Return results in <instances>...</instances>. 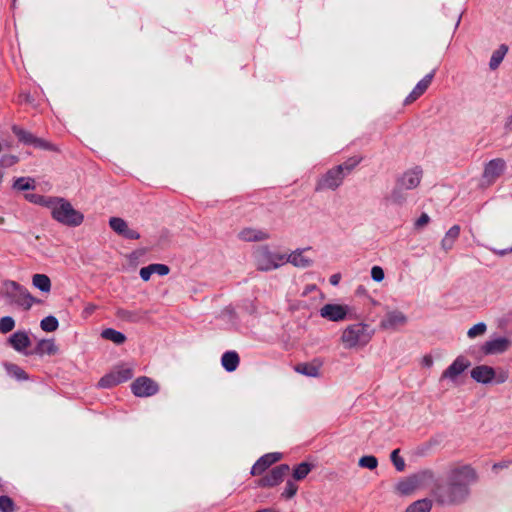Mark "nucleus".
<instances>
[{"label":"nucleus","mask_w":512,"mask_h":512,"mask_svg":"<svg viewBox=\"0 0 512 512\" xmlns=\"http://www.w3.org/2000/svg\"><path fill=\"white\" fill-rule=\"evenodd\" d=\"M477 481L476 471L469 465L452 468L446 484H438L433 496L440 505H459L470 495V485Z\"/></svg>","instance_id":"nucleus-1"},{"label":"nucleus","mask_w":512,"mask_h":512,"mask_svg":"<svg viewBox=\"0 0 512 512\" xmlns=\"http://www.w3.org/2000/svg\"><path fill=\"white\" fill-rule=\"evenodd\" d=\"M48 209L51 211L52 218L65 226L77 227L84 221V215L62 197H52L51 206Z\"/></svg>","instance_id":"nucleus-2"},{"label":"nucleus","mask_w":512,"mask_h":512,"mask_svg":"<svg viewBox=\"0 0 512 512\" xmlns=\"http://www.w3.org/2000/svg\"><path fill=\"white\" fill-rule=\"evenodd\" d=\"M374 335V329L366 323L359 322L348 325L341 334V342L346 349L366 346Z\"/></svg>","instance_id":"nucleus-3"},{"label":"nucleus","mask_w":512,"mask_h":512,"mask_svg":"<svg viewBox=\"0 0 512 512\" xmlns=\"http://www.w3.org/2000/svg\"><path fill=\"white\" fill-rule=\"evenodd\" d=\"M2 295L9 305L17 306L25 311H28L34 303L40 302L24 286L12 280L3 282Z\"/></svg>","instance_id":"nucleus-4"},{"label":"nucleus","mask_w":512,"mask_h":512,"mask_svg":"<svg viewBox=\"0 0 512 512\" xmlns=\"http://www.w3.org/2000/svg\"><path fill=\"white\" fill-rule=\"evenodd\" d=\"M253 259L257 270L268 272L284 265V254L270 250L268 245L258 246L253 252Z\"/></svg>","instance_id":"nucleus-5"},{"label":"nucleus","mask_w":512,"mask_h":512,"mask_svg":"<svg viewBox=\"0 0 512 512\" xmlns=\"http://www.w3.org/2000/svg\"><path fill=\"white\" fill-rule=\"evenodd\" d=\"M134 375L133 368L128 364H120L104 375L98 382L100 388H111L130 380Z\"/></svg>","instance_id":"nucleus-6"},{"label":"nucleus","mask_w":512,"mask_h":512,"mask_svg":"<svg viewBox=\"0 0 512 512\" xmlns=\"http://www.w3.org/2000/svg\"><path fill=\"white\" fill-rule=\"evenodd\" d=\"M433 479L434 473L431 470H424L419 474L401 480L396 486V491L400 495L407 496L412 494L414 490L418 488L421 482Z\"/></svg>","instance_id":"nucleus-7"},{"label":"nucleus","mask_w":512,"mask_h":512,"mask_svg":"<svg viewBox=\"0 0 512 512\" xmlns=\"http://www.w3.org/2000/svg\"><path fill=\"white\" fill-rule=\"evenodd\" d=\"M345 178V173H342L336 167L329 169L323 174L316 182L315 191L323 190H336L339 188Z\"/></svg>","instance_id":"nucleus-8"},{"label":"nucleus","mask_w":512,"mask_h":512,"mask_svg":"<svg viewBox=\"0 0 512 512\" xmlns=\"http://www.w3.org/2000/svg\"><path fill=\"white\" fill-rule=\"evenodd\" d=\"M12 132L15 134V136L18 138V140L25 145H30V146H33L35 148H39L42 150H49V151L55 150V146L52 143L35 136L31 132H29L17 125L12 126Z\"/></svg>","instance_id":"nucleus-9"},{"label":"nucleus","mask_w":512,"mask_h":512,"mask_svg":"<svg viewBox=\"0 0 512 512\" xmlns=\"http://www.w3.org/2000/svg\"><path fill=\"white\" fill-rule=\"evenodd\" d=\"M351 308L348 305L328 303L321 307L319 313L322 318L332 322H340L348 318Z\"/></svg>","instance_id":"nucleus-10"},{"label":"nucleus","mask_w":512,"mask_h":512,"mask_svg":"<svg viewBox=\"0 0 512 512\" xmlns=\"http://www.w3.org/2000/svg\"><path fill=\"white\" fill-rule=\"evenodd\" d=\"M131 390L137 397H149L158 392L159 386L151 378L141 376L132 382Z\"/></svg>","instance_id":"nucleus-11"},{"label":"nucleus","mask_w":512,"mask_h":512,"mask_svg":"<svg viewBox=\"0 0 512 512\" xmlns=\"http://www.w3.org/2000/svg\"><path fill=\"white\" fill-rule=\"evenodd\" d=\"M289 471L290 467L288 464H280L260 478L257 485L259 487H274L283 481Z\"/></svg>","instance_id":"nucleus-12"},{"label":"nucleus","mask_w":512,"mask_h":512,"mask_svg":"<svg viewBox=\"0 0 512 512\" xmlns=\"http://www.w3.org/2000/svg\"><path fill=\"white\" fill-rule=\"evenodd\" d=\"M471 365V362L464 356H458L441 375V380L448 379L456 383L457 378Z\"/></svg>","instance_id":"nucleus-13"},{"label":"nucleus","mask_w":512,"mask_h":512,"mask_svg":"<svg viewBox=\"0 0 512 512\" xmlns=\"http://www.w3.org/2000/svg\"><path fill=\"white\" fill-rule=\"evenodd\" d=\"M506 167V163L501 158H496L490 160L484 168L483 172V180L487 184L493 183L498 177H500Z\"/></svg>","instance_id":"nucleus-14"},{"label":"nucleus","mask_w":512,"mask_h":512,"mask_svg":"<svg viewBox=\"0 0 512 512\" xmlns=\"http://www.w3.org/2000/svg\"><path fill=\"white\" fill-rule=\"evenodd\" d=\"M436 68L433 69L430 73L425 75L413 88V90L410 92V94L405 98L404 104L409 105L413 103L415 100H417L421 95H423L426 90L429 88L430 84L432 83V80L435 76Z\"/></svg>","instance_id":"nucleus-15"},{"label":"nucleus","mask_w":512,"mask_h":512,"mask_svg":"<svg viewBox=\"0 0 512 512\" xmlns=\"http://www.w3.org/2000/svg\"><path fill=\"white\" fill-rule=\"evenodd\" d=\"M422 170L419 167L404 172L396 181L400 187L411 190L415 189L421 181Z\"/></svg>","instance_id":"nucleus-16"},{"label":"nucleus","mask_w":512,"mask_h":512,"mask_svg":"<svg viewBox=\"0 0 512 512\" xmlns=\"http://www.w3.org/2000/svg\"><path fill=\"white\" fill-rule=\"evenodd\" d=\"M511 341L506 337H497L486 341L482 346V352L485 355L501 354L508 350Z\"/></svg>","instance_id":"nucleus-17"},{"label":"nucleus","mask_w":512,"mask_h":512,"mask_svg":"<svg viewBox=\"0 0 512 512\" xmlns=\"http://www.w3.org/2000/svg\"><path fill=\"white\" fill-rule=\"evenodd\" d=\"M407 323V317L404 313L398 310L388 311L384 318L381 320V327L383 329H396Z\"/></svg>","instance_id":"nucleus-18"},{"label":"nucleus","mask_w":512,"mask_h":512,"mask_svg":"<svg viewBox=\"0 0 512 512\" xmlns=\"http://www.w3.org/2000/svg\"><path fill=\"white\" fill-rule=\"evenodd\" d=\"M282 458V454L278 452L267 453L261 456L251 468L252 475L262 474L269 466L276 463Z\"/></svg>","instance_id":"nucleus-19"},{"label":"nucleus","mask_w":512,"mask_h":512,"mask_svg":"<svg viewBox=\"0 0 512 512\" xmlns=\"http://www.w3.org/2000/svg\"><path fill=\"white\" fill-rule=\"evenodd\" d=\"M471 378L478 383L489 384L496 377L494 368L487 365H479L471 370Z\"/></svg>","instance_id":"nucleus-20"},{"label":"nucleus","mask_w":512,"mask_h":512,"mask_svg":"<svg viewBox=\"0 0 512 512\" xmlns=\"http://www.w3.org/2000/svg\"><path fill=\"white\" fill-rule=\"evenodd\" d=\"M238 238L245 242H259L269 239L270 235L264 230L247 227L238 233Z\"/></svg>","instance_id":"nucleus-21"},{"label":"nucleus","mask_w":512,"mask_h":512,"mask_svg":"<svg viewBox=\"0 0 512 512\" xmlns=\"http://www.w3.org/2000/svg\"><path fill=\"white\" fill-rule=\"evenodd\" d=\"M8 343L17 352H24L31 345V340L26 331H16L8 338Z\"/></svg>","instance_id":"nucleus-22"},{"label":"nucleus","mask_w":512,"mask_h":512,"mask_svg":"<svg viewBox=\"0 0 512 512\" xmlns=\"http://www.w3.org/2000/svg\"><path fill=\"white\" fill-rule=\"evenodd\" d=\"M304 249H297L293 251L291 254H284V264L291 263L295 267L298 268H307L310 267L313 261L303 255Z\"/></svg>","instance_id":"nucleus-23"},{"label":"nucleus","mask_w":512,"mask_h":512,"mask_svg":"<svg viewBox=\"0 0 512 512\" xmlns=\"http://www.w3.org/2000/svg\"><path fill=\"white\" fill-rule=\"evenodd\" d=\"M240 358L237 352L227 351L222 355L221 364L227 372H233L239 366Z\"/></svg>","instance_id":"nucleus-24"},{"label":"nucleus","mask_w":512,"mask_h":512,"mask_svg":"<svg viewBox=\"0 0 512 512\" xmlns=\"http://www.w3.org/2000/svg\"><path fill=\"white\" fill-rule=\"evenodd\" d=\"M460 235V226L453 225L445 234L441 240V247L446 252L453 248V245Z\"/></svg>","instance_id":"nucleus-25"},{"label":"nucleus","mask_w":512,"mask_h":512,"mask_svg":"<svg viewBox=\"0 0 512 512\" xmlns=\"http://www.w3.org/2000/svg\"><path fill=\"white\" fill-rule=\"evenodd\" d=\"M117 316L122 320L128 321L130 323H138L146 318L147 312L141 310L130 311L125 309H119L117 311Z\"/></svg>","instance_id":"nucleus-26"},{"label":"nucleus","mask_w":512,"mask_h":512,"mask_svg":"<svg viewBox=\"0 0 512 512\" xmlns=\"http://www.w3.org/2000/svg\"><path fill=\"white\" fill-rule=\"evenodd\" d=\"M58 351V348L52 339H43L37 343L35 348V354L43 356V355H55Z\"/></svg>","instance_id":"nucleus-27"},{"label":"nucleus","mask_w":512,"mask_h":512,"mask_svg":"<svg viewBox=\"0 0 512 512\" xmlns=\"http://www.w3.org/2000/svg\"><path fill=\"white\" fill-rule=\"evenodd\" d=\"M507 52H508V46L505 44H501L498 47V49L493 51L490 61H489V67L491 70H495L499 67V65L503 61Z\"/></svg>","instance_id":"nucleus-28"},{"label":"nucleus","mask_w":512,"mask_h":512,"mask_svg":"<svg viewBox=\"0 0 512 512\" xmlns=\"http://www.w3.org/2000/svg\"><path fill=\"white\" fill-rule=\"evenodd\" d=\"M32 284L41 292L48 293L51 290V280L45 274H34L32 277Z\"/></svg>","instance_id":"nucleus-29"},{"label":"nucleus","mask_w":512,"mask_h":512,"mask_svg":"<svg viewBox=\"0 0 512 512\" xmlns=\"http://www.w3.org/2000/svg\"><path fill=\"white\" fill-rule=\"evenodd\" d=\"M4 368L9 376L15 378L18 381L28 380V374L18 365L13 363H5Z\"/></svg>","instance_id":"nucleus-30"},{"label":"nucleus","mask_w":512,"mask_h":512,"mask_svg":"<svg viewBox=\"0 0 512 512\" xmlns=\"http://www.w3.org/2000/svg\"><path fill=\"white\" fill-rule=\"evenodd\" d=\"M101 336L102 338L112 341L117 345L123 344L126 340V336L122 332L117 331L113 328L104 329L101 332Z\"/></svg>","instance_id":"nucleus-31"},{"label":"nucleus","mask_w":512,"mask_h":512,"mask_svg":"<svg viewBox=\"0 0 512 512\" xmlns=\"http://www.w3.org/2000/svg\"><path fill=\"white\" fill-rule=\"evenodd\" d=\"M432 508V501L430 499H421L410 504L405 512H430Z\"/></svg>","instance_id":"nucleus-32"},{"label":"nucleus","mask_w":512,"mask_h":512,"mask_svg":"<svg viewBox=\"0 0 512 512\" xmlns=\"http://www.w3.org/2000/svg\"><path fill=\"white\" fill-rule=\"evenodd\" d=\"M361 161H362V157L353 156V157H350L349 159H347L342 164H339V165H337L335 167L337 169H339L340 172L345 173V177H346L347 175H349L354 170V168L357 165L360 164Z\"/></svg>","instance_id":"nucleus-33"},{"label":"nucleus","mask_w":512,"mask_h":512,"mask_svg":"<svg viewBox=\"0 0 512 512\" xmlns=\"http://www.w3.org/2000/svg\"><path fill=\"white\" fill-rule=\"evenodd\" d=\"M406 191V189L400 187V185L396 183L395 187L393 188L389 196L390 201L397 205L404 204L407 199Z\"/></svg>","instance_id":"nucleus-34"},{"label":"nucleus","mask_w":512,"mask_h":512,"mask_svg":"<svg viewBox=\"0 0 512 512\" xmlns=\"http://www.w3.org/2000/svg\"><path fill=\"white\" fill-rule=\"evenodd\" d=\"M13 188L19 191L35 189V180L30 177H19L14 181Z\"/></svg>","instance_id":"nucleus-35"},{"label":"nucleus","mask_w":512,"mask_h":512,"mask_svg":"<svg viewBox=\"0 0 512 512\" xmlns=\"http://www.w3.org/2000/svg\"><path fill=\"white\" fill-rule=\"evenodd\" d=\"M25 199L33 204H37L48 208L49 206H51L52 196L47 197L39 194L28 193L25 195Z\"/></svg>","instance_id":"nucleus-36"},{"label":"nucleus","mask_w":512,"mask_h":512,"mask_svg":"<svg viewBox=\"0 0 512 512\" xmlns=\"http://www.w3.org/2000/svg\"><path fill=\"white\" fill-rule=\"evenodd\" d=\"M109 226L115 233L122 236L128 227V224L124 219L120 217H111L109 219Z\"/></svg>","instance_id":"nucleus-37"},{"label":"nucleus","mask_w":512,"mask_h":512,"mask_svg":"<svg viewBox=\"0 0 512 512\" xmlns=\"http://www.w3.org/2000/svg\"><path fill=\"white\" fill-rule=\"evenodd\" d=\"M311 469H312V465L310 463L302 462L294 468L293 478L298 481L302 480L309 474Z\"/></svg>","instance_id":"nucleus-38"},{"label":"nucleus","mask_w":512,"mask_h":512,"mask_svg":"<svg viewBox=\"0 0 512 512\" xmlns=\"http://www.w3.org/2000/svg\"><path fill=\"white\" fill-rule=\"evenodd\" d=\"M296 371L309 377L319 376V367L309 363L299 364L296 367Z\"/></svg>","instance_id":"nucleus-39"},{"label":"nucleus","mask_w":512,"mask_h":512,"mask_svg":"<svg viewBox=\"0 0 512 512\" xmlns=\"http://www.w3.org/2000/svg\"><path fill=\"white\" fill-rule=\"evenodd\" d=\"M59 322L56 317L49 315L40 322V327L45 332H54L58 329Z\"/></svg>","instance_id":"nucleus-40"},{"label":"nucleus","mask_w":512,"mask_h":512,"mask_svg":"<svg viewBox=\"0 0 512 512\" xmlns=\"http://www.w3.org/2000/svg\"><path fill=\"white\" fill-rule=\"evenodd\" d=\"M358 465L361 467V468H367L369 470H374L377 468L378 466V460L375 456L373 455H365V456H362L359 461H358Z\"/></svg>","instance_id":"nucleus-41"},{"label":"nucleus","mask_w":512,"mask_h":512,"mask_svg":"<svg viewBox=\"0 0 512 512\" xmlns=\"http://www.w3.org/2000/svg\"><path fill=\"white\" fill-rule=\"evenodd\" d=\"M399 453V449L393 450L390 455V460L393 463L395 469L399 472H402L405 470L406 464L405 460L399 455Z\"/></svg>","instance_id":"nucleus-42"},{"label":"nucleus","mask_w":512,"mask_h":512,"mask_svg":"<svg viewBox=\"0 0 512 512\" xmlns=\"http://www.w3.org/2000/svg\"><path fill=\"white\" fill-rule=\"evenodd\" d=\"M15 327V320L11 316H4L0 318V332L6 334L12 331Z\"/></svg>","instance_id":"nucleus-43"},{"label":"nucleus","mask_w":512,"mask_h":512,"mask_svg":"<svg viewBox=\"0 0 512 512\" xmlns=\"http://www.w3.org/2000/svg\"><path fill=\"white\" fill-rule=\"evenodd\" d=\"M14 502L6 495L0 496V511L1 512H14Z\"/></svg>","instance_id":"nucleus-44"},{"label":"nucleus","mask_w":512,"mask_h":512,"mask_svg":"<svg viewBox=\"0 0 512 512\" xmlns=\"http://www.w3.org/2000/svg\"><path fill=\"white\" fill-rule=\"evenodd\" d=\"M487 326L485 323L480 322L472 326L468 332L467 335L469 338H474L476 336L482 335L486 332Z\"/></svg>","instance_id":"nucleus-45"},{"label":"nucleus","mask_w":512,"mask_h":512,"mask_svg":"<svg viewBox=\"0 0 512 512\" xmlns=\"http://www.w3.org/2000/svg\"><path fill=\"white\" fill-rule=\"evenodd\" d=\"M297 490H298V486L293 481L288 480L286 482L285 489L282 493V497L290 499L295 496V494L297 493Z\"/></svg>","instance_id":"nucleus-46"},{"label":"nucleus","mask_w":512,"mask_h":512,"mask_svg":"<svg viewBox=\"0 0 512 512\" xmlns=\"http://www.w3.org/2000/svg\"><path fill=\"white\" fill-rule=\"evenodd\" d=\"M19 158L15 155H4L0 159V165L2 167H11L18 162Z\"/></svg>","instance_id":"nucleus-47"},{"label":"nucleus","mask_w":512,"mask_h":512,"mask_svg":"<svg viewBox=\"0 0 512 512\" xmlns=\"http://www.w3.org/2000/svg\"><path fill=\"white\" fill-rule=\"evenodd\" d=\"M384 271L380 266H373L371 269V277L376 282H381L384 279Z\"/></svg>","instance_id":"nucleus-48"},{"label":"nucleus","mask_w":512,"mask_h":512,"mask_svg":"<svg viewBox=\"0 0 512 512\" xmlns=\"http://www.w3.org/2000/svg\"><path fill=\"white\" fill-rule=\"evenodd\" d=\"M152 271L153 273H157L160 276H165L169 273L170 269L165 264H152Z\"/></svg>","instance_id":"nucleus-49"},{"label":"nucleus","mask_w":512,"mask_h":512,"mask_svg":"<svg viewBox=\"0 0 512 512\" xmlns=\"http://www.w3.org/2000/svg\"><path fill=\"white\" fill-rule=\"evenodd\" d=\"M430 222V217L426 213H422L416 220L414 226L416 229H421Z\"/></svg>","instance_id":"nucleus-50"},{"label":"nucleus","mask_w":512,"mask_h":512,"mask_svg":"<svg viewBox=\"0 0 512 512\" xmlns=\"http://www.w3.org/2000/svg\"><path fill=\"white\" fill-rule=\"evenodd\" d=\"M140 277L143 281H148L151 277V275L153 274V271H152V264L146 266V267H142L140 269Z\"/></svg>","instance_id":"nucleus-51"},{"label":"nucleus","mask_w":512,"mask_h":512,"mask_svg":"<svg viewBox=\"0 0 512 512\" xmlns=\"http://www.w3.org/2000/svg\"><path fill=\"white\" fill-rule=\"evenodd\" d=\"M122 237L130 240H137L140 238V234L136 230L127 227L125 232L122 234Z\"/></svg>","instance_id":"nucleus-52"},{"label":"nucleus","mask_w":512,"mask_h":512,"mask_svg":"<svg viewBox=\"0 0 512 512\" xmlns=\"http://www.w3.org/2000/svg\"><path fill=\"white\" fill-rule=\"evenodd\" d=\"M508 372L506 371H501L497 377H496V383L498 384H501V383H504L505 381H507L508 379Z\"/></svg>","instance_id":"nucleus-53"},{"label":"nucleus","mask_w":512,"mask_h":512,"mask_svg":"<svg viewBox=\"0 0 512 512\" xmlns=\"http://www.w3.org/2000/svg\"><path fill=\"white\" fill-rule=\"evenodd\" d=\"M493 252L499 256H505L509 253H512V246L510 248H507V249H500V250H497V249H493Z\"/></svg>","instance_id":"nucleus-54"},{"label":"nucleus","mask_w":512,"mask_h":512,"mask_svg":"<svg viewBox=\"0 0 512 512\" xmlns=\"http://www.w3.org/2000/svg\"><path fill=\"white\" fill-rule=\"evenodd\" d=\"M96 309V306L93 305V304H89L85 307V309L83 310V314L85 315V317L91 315Z\"/></svg>","instance_id":"nucleus-55"},{"label":"nucleus","mask_w":512,"mask_h":512,"mask_svg":"<svg viewBox=\"0 0 512 512\" xmlns=\"http://www.w3.org/2000/svg\"><path fill=\"white\" fill-rule=\"evenodd\" d=\"M340 279H341V276H340V274L337 273V274L331 275L329 281H330L331 285L336 286L339 284Z\"/></svg>","instance_id":"nucleus-56"},{"label":"nucleus","mask_w":512,"mask_h":512,"mask_svg":"<svg viewBox=\"0 0 512 512\" xmlns=\"http://www.w3.org/2000/svg\"><path fill=\"white\" fill-rule=\"evenodd\" d=\"M423 365H425L427 367H431L433 365L432 357L429 356V355L424 356V358H423Z\"/></svg>","instance_id":"nucleus-57"},{"label":"nucleus","mask_w":512,"mask_h":512,"mask_svg":"<svg viewBox=\"0 0 512 512\" xmlns=\"http://www.w3.org/2000/svg\"><path fill=\"white\" fill-rule=\"evenodd\" d=\"M509 465V462H500V463H495L493 465V470H497V469H502V468H507Z\"/></svg>","instance_id":"nucleus-58"},{"label":"nucleus","mask_w":512,"mask_h":512,"mask_svg":"<svg viewBox=\"0 0 512 512\" xmlns=\"http://www.w3.org/2000/svg\"><path fill=\"white\" fill-rule=\"evenodd\" d=\"M505 128L508 130V131H512V115L508 117L506 123H505Z\"/></svg>","instance_id":"nucleus-59"},{"label":"nucleus","mask_w":512,"mask_h":512,"mask_svg":"<svg viewBox=\"0 0 512 512\" xmlns=\"http://www.w3.org/2000/svg\"><path fill=\"white\" fill-rule=\"evenodd\" d=\"M24 99H25V101H30V95L29 94H25L24 95Z\"/></svg>","instance_id":"nucleus-60"},{"label":"nucleus","mask_w":512,"mask_h":512,"mask_svg":"<svg viewBox=\"0 0 512 512\" xmlns=\"http://www.w3.org/2000/svg\"><path fill=\"white\" fill-rule=\"evenodd\" d=\"M313 289H315V285H312L311 287L307 288V291H311Z\"/></svg>","instance_id":"nucleus-61"},{"label":"nucleus","mask_w":512,"mask_h":512,"mask_svg":"<svg viewBox=\"0 0 512 512\" xmlns=\"http://www.w3.org/2000/svg\"><path fill=\"white\" fill-rule=\"evenodd\" d=\"M460 23V18L457 20L456 26H458Z\"/></svg>","instance_id":"nucleus-62"}]
</instances>
